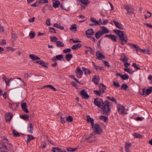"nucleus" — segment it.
Listing matches in <instances>:
<instances>
[{"label":"nucleus","instance_id":"f257e3e1","mask_svg":"<svg viewBox=\"0 0 152 152\" xmlns=\"http://www.w3.org/2000/svg\"><path fill=\"white\" fill-rule=\"evenodd\" d=\"M94 103L95 105L102 109L103 114L107 115L110 114L112 103L108 100L103 101L102 99L96 98L94 99Z\"/></svg>","mask_w":152,"mask_h":152},{"label":"nucleus","instance_id":"f03ea898","mask_svg":"<svg viewBox=\"0 0 152 152\" xmlns=\"http://www.w3.org/2000/svg\"><path fill=\"white\" fill-rule=\"evenodd\" d=\"M152 92V86L150 87L148 89L143 88L142 92H140V94L141 95L146 96L151 94Z\"/></svg>","mask_w":152,"mask_h":152},{"label":"nucleus","instance_id":"7ed1b4c3","mask_svg":"<svg viewBox=\"0 0 152 152\" xmlns=\"http://www.w3.org/2000/svg\"><path fill=\"white\" fill-rule=\"evenodd\" d=\"M124 8L127 10V14L130 15L134 14V10L132 6L125 4L124 5Z\"/></svg>","mask_w":152,"mask_h":152},{"label":"nucleus","instance_id":"20e7f679","mask_svg":"<svg viewBox=\"0 0 152 152\" xmlns=\"http://www.w3.org/2000/svg\"><path fill=\"white\" fill-rule=\"evenodd\" d=\"M92 128H94V131L93 132H95V134L96 133L98 134H100L102 132V129L100 127L99 125L98 124H96L95 125L93 126Z\"/></svg>","mask_w":152,"mask_h":152},{"label":"nucleus","instance_id":"39448f33","mask_svg":"<svg viewBox=\"0 0 152 152\" xmlns=\"http://www.w3.org/2000/svg\"><path fill=\"white\" fill-rule=\"evenodd\" d=\"M117 110L119 113L123 115L127 114L125 111V108L124 106L121 104H118L117 105Z\"/></svg>","mask_w":152,"mask_h":152},{"label":"nucleus","instance_id":"423d86ee","mask_svg":"<svg viewBox=\"0 0 152 152\" xmlns=\"http://www.w3.org/2000/svg\"><path fill=\"white\" fill-rule=\"evenodd\" d=\"M113 31L119 37V41H121L122 39V38H123L125 36L124 31L117 29H115Z\"/></svg>","mask_w":152,"mask_h":152},{"label":"nucleus","instance_id":"0eeeda50","mask_svg":"<svg viewBox=\"0 0 152 152\" xmlns=\"http://www.w3.org/2000/svg\"><path fill=\"white\" fill-rule=\"evenodd\" d=\"M95 132H92L90 136L86 139V141L91 143L93 141H95Z\"/></svg>","mask_w":152,"mask_h":152},{"label":"nucleus","instance_id":"6e6552de","mask_svg":"<svg viewBox=\"0 0 152 152\" xmlns=\"http://www.w3.org/2000/svg\"><path fill=\"white\" fill-rule=\"evenodd\" d=\"M75 72L76 74L77 77L78 78H80L82 77L83 73L80 67H77Z\"/></svg>","mask_w":152,"mask_h":152},{"label":"nucleus","instance_id":"1a4fd4ad","mask_svg":"<svg viewBox=\"0 0 152 152\" xmlns=\"http://www.w3.org/2000/svg\"><path fill=\"white\" fill-rule=\"evenodd\" d=\"M80 94L83 97V98L85 99H87L89 97V96L87 94L85 89H83L80 91Z\"/></svg>","mask_w":152,"mask_h":152},{"label":"nucleus","instance_id":"9d476101","mask_svg":"<svg viewBox=\"0 0 152 152\" xmlns=\"http://www.w3.org/2000/svg\"><path fill=\"white\" fill-rule=\"evenodd\" d=\"M12 117V114L10 112L6 113L5 115V120L6 122L10 121Z\"/></svg>","mask_w":152,"mask_h":152},{"label":"nucleus","instance_id":"9b49d317","mask_svg":"<svg viewBox=\"0 0 152 152\" xmlns=\"http://www.w3.org/2000/svg\"><path fill=\"white\" fill-rule=\"evenodd\" d=\"M113 21L115 26L117 28L121 30L123 29L124 28L122 24L116 21L115 19L113 20Z\"/></svg>","mask_w":152,"mask_h":152},{"label":"nucleus","instance_id":"f8f14e48","mask_svg":"<svg viewBox=\"0 0 152 152\" xmlns=\"http://www.w3.org/2000/svg\"><path fill=\"white\" fill-rule=\"evenodd\" d=\"M96 56L98 59H101V58H105V57L99 50H97L96 52Z\"/></svg>","mask_w":152,"mask_h":152},{"label":"nucleus","instance_id":"ddd939ff","mask_svg":"<svg viewBox=\"0 0 152 152\" xmlns=\"http://www.w3.org/2000/svg\"><path fill=\"white\" fill-rule=\"evenodd\" d=\"M8 148L7 145L4 143L2 144V146L0 147V152H7Z\"/></svg>","mask_w":152,"mask_h":152},{"label":"nucleus","instance_id":"4468645a","mask_svg":"<svg viewBox=\"0 0 152 152\" xmlns=\"http://www.w3.org/2000/svg\"><path fill=\"white\" fill-rule=\"evenodd\" d=\"M100 78L99 76L97 75H94L92 81L94 82L96 85H98L99 81Z\"/></svg>","mask_w":152,"mask_h":152},{"label":"nucleus","instance_id":"2eb2a0df","mask_svg":"<svg viewBox=\"0 0 152 152\" xmlns=\"http://www.w3.org/2000/svg\"><path fill=\"white\" fill-rule=\"evenodd\" d=\"M106 86L103 84H100L99 85V90L103 94L105 92V90L106 89Z\"/></svg>","mask_w":152,"mask_h":152},{"label":"nucleus","instance_id":"dca6fc26","mask_svg":"<svg viewBox=\"0 0 152 152\" xmlns=\"http://www.w3.org/2000/svg\"><path fill=\"white\" fill-rule=\"evenodd\" d=\"M86 117L87 122L91 123V128H93L94 125V120L90 118L89 115H87Z\"/></svg>","mask_w":152,"mask_h":152},{"label":"nucleus","instance_id":"f3484780","mask_svg":"<svg viewBox=\"0 0 152 152\" xmlns=\"http://www.w3.org/2000/svg\"><path fill=\"white\" fill-rule=\"evenodd\" d=\"M100 28L102 29V31H101V32L102 34L109 33V30L106 27L103 26L101 27Z\"/></svg>","mask_w":152,"mask_h":152},{"label":"nucleus","instance_id":"a211bd4d","mask_svg":"<svg viewBox=\"0 0 152 152\" xmlns=\"http://www.w3.org/2000/svg\"><path fill=\"white\" fill-rule=\"evenodd\" d=\"M27 104H26L24 102L23 103L21 104V107H22V108L23 109V110L25 112H26V113H28V110L27 108Z\"/></svg>","mask_w":152,"mask_h":152},{"label":"nucleus","instance_id":"6ab92c4d","mask_svg":"<svg viewBox=\"0 0 152 152\" xmlns=\"http://www.w3.org/2000/svg\"><path fill=\"white\" fill-rule=\"evenodd\" d=\"M53 7L54 8H57L58 7L60 4V3L58 0H53Z\"/></svg>","mask_w":152,"mask_h":152},{"label":"nucleus","instance_id":"aec40b11","mask_svg":"<svg viewBox=\"0 0 152 152\" xmlns=\"http://www.w3.org/2000/svg\"><path fill=\"white\" fill-rule=\"evenodd\" d=\"M128 38L126 36H124V37L121 40V43L122 45H124L128 41Z\"/></svg>","mask_w":152,"mask_h":152},{"label":"nucleus","instance_id":"412c9836","mask_svg":"<svg viewBox=\"0 0 152 152\" xmlns=\"http://www.w3.org/2000/svg\"><path fill=\"white\" fill-rule=\"evenodd\" d=\"M86 35H93L94 34V32L93 29H90L86 31Z\"/></svg>","mask_w":152,"mask_h":152},{"label":"nucleus","instance_id":"4be33fe9","mask_svg":"<svg viewBox=\"0 0 152 152\" xmlns=\"http://www.w3.org/2000/svg\"><path fill=\"white\" fill-rule=\"evenodd\" d=\"M20 117L22 119L26 121H28V116L26 114H24L23 115H20Z\"/></svg>","mask_w":152,"mask_h":152},{"label":"nucleus","instance_id":"5701e85b","mask_svg":"<svg viewBox=\"0 0 152 152\" xmlns=\"http://www.w3.org/2000/svg\"><path fill=\"white\" fill-rule=\"evenodd\" d=\"M82 47V45L80 43H78L76 45H73L71 48L73 50H76Z\"/></svg>","mask_w":152,"mask_h":152},{"label":"nucleus","instance_id":"b1692460","mask_svg":"<svg viewBox=\"0 0 152 152\" xmlns=\"http://www.w3.org/2000/svg\"><path fill=\"white\" fill-rule=\"evenodd\" d=\"M29 56L31 59L33 60H39L40 59V58L33 54L29 55Z\"/></svg>","mask_w":152,"mask_h":152},{"label":"nucleus","instance_id":"393cba45","mask_svg":"<svg viewBox=\"0 0 152 152\" xmlns=\"http://www.w3.org/2000/svg\"><path fill=\"white\" fill-rule=\"evenodd\" d=\"M56 44L58 47H62L64 46V44L61 41H58L56 42Z\"/></svg>","mask_w":152,"mask_h":152},{"label":"nucleus","instance_id":"a878e982","mask_svg":"<svg viewBox=\"0 0 152 152\" xmlns=\"http://www.w3.org/2000/svg\"><path fill=\"white\" fill-rule=\"evenodd\" d=\"M53 26L56 28L63 30L64 29V27L57 23H55L53 24Z\"/></svg>","mask_w":152,"mask_h":152},{"label":"nucleus","instance_id":"bb28decb","mask_svg":"<svg viewBox=\"0 0 152 152\" xmlns=\"http://www.w3.org/2000/svg\"><path fill=\"white\" fill-rule=\"evenodd\" d=\"M124 71L126 72L131 74H132L134 72V71L129 68H125L124 69Z\"/></svg>","mask_w":152,"mask_h":152},{"label":"nucleus","instance_id":"cd10ccee","mask_svg":"<svg viewBox=\"0 0 152 152\" xmlns=\"http://www.w3.org/2000/svg\"><path fill=\"white\" fill-rule=\"evenodd\" d=\"M100 119L103 121L104 122L107 123L108 121V119L107 117L104 116L102 115L100 117Z\"/></svg>","mask_w":152,"mask_h":152},{"label":"nucleus","instance_id":"c85d7f7f","mask_svg":"<svg viewBox=\"0 0 152 152\" xmlns=\"http://www.w3.org/2000/svg\"><path fill=\"white\" fill-rule=\"evenodd\" d=\"M102 34L101 32V31H97L95 34V37L96 39H97L99 38L101 36Z\"/></svg>","mask_w":152,"mask_h":152},{"label":"nucleus","instance_id":"c756f323","mask_svg":"<svg viewBox=\"0 0 152 152\" xmlns=\"http://www.w3.org/2000/svg\"><path fill=\"white\" fill-rule=\"evenodd\" d=\"M73 57L72 55V54H68L66 55L65 58L67 61H69L70 60L71 58Z\"/></svg>","mask_w":152,"mask_h":152},{"label":"nucleus","instance_id":"7c9ffc66","mask_svg":"<svg viewBox=\"0 0 152 152\" xmlns=\"http://www.w3.org/2000/svg\"><path fill=\"white\" fill-rule=\"evenodd\" d=\"M45 87L49 88L54 91H56L57 90V89L56 88H54L53 86L51 85H47L46 86H45L43 87V88Z\"/></svg>","mask_w":152,"mask_h":152},{"label":"nucleus","instance_id":"2f4dec72","mask_svg":"<svg viewBox=\"0 0 152 152\" xmlns=\"http://www.w3.org/2000/svg\"><path fill=\"white\" fill-rule=\"evenodd\" d=\"M61 149L58 147H53L52 148V151L53 152H61Z\"/></svg>","mask_w":152,"mask_h":152},{"label":"nucleus","instance_id":"473e14b6","mask_svg":"<svg viewBox=\"0 0 152 152\" xmlns=\"http://www.w3.org/2000/svg\"><path fill=\"white\" fill-rule=\"evenodd\" d=\"M107 98L108 99L110 100L111 101L115 102V104H117V102L116 100L115 99L114 97L113 96H108L107 97Z\"/></svg>","mask_w":152,"mask_h":152},{"label":"nucleus","instance_id":"72a5a7b5","mask_svg":"<svg viewBox=\"0 0 152 152\" xmlns=\"http://www.w3.org/2000/svg\"><path fill=\"white\" fill-rule=\"evenodd\" d=\"M83 70V71H84L85 74H90L91 72V71L88 69L86 68L83 67L82 68Z\"/></svg>","mask_w":152,"mask_h":152},{"label":"nucleus","instance_id":"f704fd0d","mask_svg":"<svg viewBox=\"0 0 152 152\" xmlns=\"http://www.w3.org/2000/svg\"><path fill=\"white\" fill-rule=\"evenodd\" d=\"M90 20L93 23H96L97 25L100 26V24L98 22V21H97L95 19H94V18L92 17H91L90 18Z\"/></svg>","mask_w":152,"mask_h":152},{"label":"nucleus","instance_id":"c9c22d12","mask_svg":"<svg viewBox=\"0 0 152 152\" xmlns=\"http://www.w3.org/2000/svg\"><path fill=\"white\" fill-rule=\"evenodd\" d=\"M121 76H122L121 78L123 80H128L129 79V76L126 74H125L124 75H122Z\"/></svg>","mask_w":152,"mask_h":152},{"label":"nucleus","instance_id":"e433bc0d","mask_svg":"<svg viewBox=\"0 0 152 152\" xmlns=\"http://www.w3.org/2000/svg\"><path fill=\"white\" fill-rule=\"evenodd\" d=\"M124 56L123 58L122 59H121V61H123V62H127L128 60V59L126 57V55H125L124 54H123L122 56Z\"/></svg>","mask_w":152,"mask_h":152},{"label":"nucleus","instance_id":"4c0bfd02","mask_svg":"<svg viewBox=\"0 0 152 152\" xmlns=\"http://www.w3.org/2000/svg\"><path fill=\"white\" fill-rule=\"evenodd\" d=\"M128 88V86L125 84H123L121 87V89H124L125 91H126Z\"/></svg>","mask_w":152,"mask_h":152},{"label":"nucleus","instance_id":"58836bf2","mask_svg":"<svg viewBox=\"0 0 152 152\" xmlns=\"http://www.w3.org/2000/svg\"><path fill=\"white\" fill-rule=\"evenodd\" d=\"M141 52H142L144 54H146L148 55H150L151 54L150 50H148L142 49V50H141Z\"/></svg>","mask_w":152,"mask_h":152},{"label":"nucleus","instance_id":"ea45409f","mask_svg":"<svg viewBox=\"0 0 152 152\" xmlns=\"http://www.w3.org/2000/svg\"><path fill=\"white\" fill-rule=\"evenodd\" d=\"M80 1L85 5H86L90 3L89 1L88 0H80Z\"/></svg>","mask_w":152,"mask_h":152},{"label":"nucleus","instance_id":"a19ab883","mask_svg":"<svg viewBox=\"0 0 152 152\" xmlns=\"http://www.w3.org/2000/svg\"><path fill=\"white\" fill-rule=\"evenodd\" d=\"M29 128H30V129H29V132H30L31 134H33V127L32 124L30 123L29 124Z\"/></svg>","mask_w":152,"mask_h":152},{"label":"nucleus","instance_id":"79ce46f5","mask_svg":"<svg viewBox=\"0 0 152 152\" xmlns=\"http://www.w3.org/2000/svg\"><path fill=\"white\" fill-rule=\"evenodd\" d=\"M57 60H59L60 61H61L62 59L63 58V55H59L56 56V58Z\"/></svg>","mask_w":152,"mask_h":152},{"label":"nucleus","instance_id":"37998d69","mask_svg":"<svg viewBox=\"0 0 152 152\" xmlns=\"http://www.w3.org/2000/svg\"><path fill=\"white\" fill-rule=\"evenodd\" d=\"M35 33L32 31H31L29 33V36L31 39L33 38L35 36Z\"/></svg>","mask_w":152,"mask_h":152},{"label":"nucleus","instance_id":"c03bdc74","mask_svg":"<svg viewBox=\"0 0 152 152\" xmlns=\"http://www.w3.org/2000/svg\"><path fill=\"white\" fill-rule=\"evenodd\" d=\"M110 38L114 42H115L117 41L116 37L112 34H110Z\"/></svg>","mask_w":152,"mask_h":152},{"label":"nucleus","instance_id":"a18cd8bd","mask_svg":"<svg viewBox=\"0 0 152 152\" xmlns=\"http://www.w3.org/2000/svg\"><path fill=\"white\" fill-rule=\"evenodd\" d=\"M13 135L14 137H18L20 136L19 133L15 130H13Z\"/></svg>","mask_w":152,"mask_h":152},{"label":"nucleus","instance_id":"49530a36","mask_svg":"<svg viewBox=\"0 0 152 152\" xmlns=\"http://www.w3.org/2000/svg\"><path fill=\"white\" fill-rule=\"evenodd\" d=\"M66 121L69 122H70L72 121L73 118L72 116H69L68 117H66Z\"/></svg>","mask_w":152,"mask_h":152},{"label":"nucleus","instance_id":"de8ad7c7","mask_svg":"<svg viewBox=\"0 0 152 152\" xmlns=\"http://www.w3.org/2000/svg\"><path fill=\"white\" fill-rule=\"evenodd\" d=\"M50 42H56L57 40H58V38L56 37H50Z\"/></svg>","mask_w":152,"mask_h":152},{"label":"nucleus","instance_id":"09e8293b","mask_svg":"<svg viewBox=\"0 0 152 152\" xmlns=\"http://www.w3.org/2000/svg\"><path fill=\"white\" fill-rule=\"evenodd\" d=\"M127 45H129L130 47V48L132 49L134 48H135L137 45H135L130 43H127Z\"/></svg>","mask_w":152,"mask_h":152},{"label":"nucleus","instance_id":"8fccbe9b","mask_svg":"<svg viewBox=\"0 0 152 152\" xmlns=\"http://www.w3.org/2000/svg\"><path fill=\"white\" fill-rule=\"evenodd\" d=\"M77 148H67L66 150L68 152H73L74 151L76 150Z\"/></svg>","mask_w":152,"mask_h":152},{"label":"nucleus","instance_id":"3c124183","mask_svg":"<svg viewBox=\"0 0 152 152\" xmlns=\"http://www.w3.org/2000/svg\"><path fill=\"white\" fill-rule=\"evenodd\" d=\"M132 66L134 67V69L136 70L140 69V68H139L138 66V65H137V64L136 63H133L132 64Z\"/></svg>","mask_w":152,"mask_h":152},{"label":"nucleus","instance_id":"603ef678","mask_svg":"<svg viewBox=\"0 0 152 152\" xmlns=\"http://www.w3.org/2000/svg\"><path fill=\"white\" fill-rule=\"evenodd\" d=\"M94 92L96 95L99 96L101 95V94H102L100 91H98V90H94Z\"/></svg>","mask_w":152,"mask_h":152},{"label":"nucleus","instance_id":"864d4df0","mask_svg":"<svg viewBox=\"0 0 152 152\" xmlns=\"http://www.w3.org/2000/svg\"><path fill=\"white\" fill-rule=\"evenodd\" d=\"M39 3L38 1H37L34 4L31 5V6L32 7H36L38 6L39 5Z\"/></svg>","mask_w":152,"mask_h":152},{"label":"nucleus","instance_id":"5fc2aeb1","mask_svg":"<svg viewBox=\"0 0 152 152\" xmlns=\"http://www.w3.org/2000/svg\"><path fill=\"white\" fill-rule=\"evenodd\" d=\"M60 121L61 123L63 124H64L66 123V121L65 120V117L62 118V116H61L60 117Z\"/></svg>","mask_w":152,"mask_h":152},{"label":"nucleus","instance_id":"6e6d98bb","mask_svg":"<svg viewBox=\"0 0 152 152\" xmlns=\"http://www.w3.org/2000/svg\"><path fill=\"white\" fill-rule=\"evenodd\" d=\"M47 64L44 62L43 60L42 61L41 65L42 66L45 67L46 68H48V66H47Z\"/></svg>","mask_w":152,"mask_h":152},{"label":"nucleus","instance_id":"4d7b16f0","mask_svg":"<svg viewBox=\"0 0 152 152\" xmlns=\"http://www.w3.org/2000/svg\"><path fill=\"white\" fill-rule=\"evenodd\" d=\"M69 41L71 43H73V42L76 43L80 42V41L79 40H75L73 39H70L69 40Z\"/></svg>","mask_w":152,"mask_h":152},{"label":"nucleus","instance_id":"13d9d810","mask_svg":"<svg viewBox=\"0 0 152 152\" xmlns=\"http://www.w3.org/2000/svg\"><path fill=\"white\" fill-rule=\"evenodd\" d=\"M134 136L135 137L137 138H140L142 137V136L140 134L137 133H135L134 134Z\"/></svg>","mask_w":152,"mask_h":152},{"label":"nucleus","instance_id":"bf43d9fd","mask_svg":"<svg viewBox=\"0 0 152 152\" xmlns=\"http://www.w3.org/2000/svg\"><path fill=\"white\" fill-rule=\"evenodd\" d=\"M38 2H39V4L40 3H47L48 2V0H40Z\"/></svg>","mask_w":152,"mask_h":152},{"label":"nucleus","instance_id":"052dcab7","mask_svg":"<svg viewBox=\"0 0 152 152\" xmlns=\"http://www.w3.org/2000/svg\"><path fill=\"white\" fill-rule=\"evenodd\" d=\"M103 21L101 23V24L104 25L107 24L108 23V20L104 19H103Z\"/></svg>","mask_w":152,"mask_h":152},{"label":"nucleus","instance_id":"680f3d73","mask_svg":"<svg viewBox=\"0 0 152 152\" xmlns=\"http://www.w3.org/2000/svg\"><path fill=\"white\" fill-rule=\"evenodd\" d=\"M71 51V50L70 48H67L65 49H64L63 52L64 53H68L70 52Z\"/></svg>","mask_w":152,"mask_h":152},{"label":"nucleus","instance_id":"e2e57ef3","mask_svg":"<svg viewBox=\"0 0 152 152\" xmlns=\"http://www.w3.org/2000/svg\"><path fill=\"white\" fill-rule=\"evenodd\" d=\"M113 85L115 86L116 87L118 88L120 87V85L118 82H115V81L113 82Z\"/></svg>","mask_w":152,"mask_h":152},{"label":"nucleus","instance_id":"0e129e2a","mask_svg":"<svg viewBox=\"0 0 152 152\" xmlns=\"http://www.w3.org/2000/svg\"><path fill=\"white\" fill-rule=\"evenodd\" d=\"M77 29L76 27V25L75 24H73L71 25V27L70 28V29L71 30L72 29L75 30V31H76V29Z\"/></svg>","mask_w":152,"mask_h":152},{"label":"nucleus","instance_id":"69168bd1","mask_svg":"<svg viewBox=\"0 0 152 152\" xmlns=\"http://www.w3.org/2000/svg\"><path fill=\"white\" fill-rule=\"evenodd\" d=\"M131 145V144L130 143L126 142V145L125 148H129L130 147Z\"/></svg>","mask_w":152,"mask_h":152},{"label":"nucleus","instance_id":"338daca9","mask_svg":"<svg viewBox=\"0 0 152 152\" xmlns=\"http://www.w3.org/2000/svg\"><path fill=\"white\" fill-rule=\"evenodd\" d=\"M18 37L16 34H12V38L14 40L16 39Z\"/></svg>","mask_w":152,"mask_h":152},{"label":"nucleus","instance_id":"774afa93","mask_svg":"<svg viewBox=\"0 0 152 152\" xmlns=\"http://www.w3.org/2000/svg\"><path fill=\"white\" fill-rule=\"evenodd\" d=\"M50 31L51 33H56V31L54 28L52 27H50Z\"/></svg>","mask_w":152,"mask_h":152}]
</instances>
